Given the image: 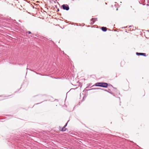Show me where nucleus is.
Returning <instances> with one entry per match:
<instances>
[{"label": "nucleus", "mask_w": 149, "mask_h": 149, "mask_svg": "<svg viewBox=\"0 0 149 149\" xmlns=\"http://www.w3.org/2000/svg\"><path fill=\"white\" fill-rule=\"evenodd\" d=\"M57 11H59V9H57Z\"/></svg>", "instance_id": "obj_11"}, {"label": "nucleus", "mask_w": 149, "mask_h": 149, "mask_svg": "<svg viewBox=\"0 0 149 149\" xmlns=\"http://www.w3.org/2000/svg\"><path fill=\"white\" fill-rule=\"evenodd\" d=\"M43 38H44V39H45H45H46V38H44V37H43Z\"/></svg>", "instance_id": "obj_12"}, {"label": "nucleus", "mask_w": 149, "mask_h": 149, "mask_svg": "<svg viewBox=\"0 0 149 149\" xmlns=\"http://www.w3.org/2000/svg\"><path fill=\"white\" fill-rule=\"evenodd\" d=\"M111 86L112 87H113V86L111 85Z\"/></svg>", "instance_id": "obj_14"}, {"label": "nucleus", "mask_w": 149, "mask_h": 149, "mask_svg": "<svg viewBox=\"0 0 149 149\" xmlns=\"http://www.w3.org/2000/svg\"><path fill=\"white\" fill-rule=\"evenodd\" d=\"M97 89H101V88H97Z\"/></svg>", "instance_id": "obj_13"}, {"label": "nucleus", "mask_w": 149, "mask_h": 149, "mask_svg": "<svg viewBox=\"0 0 149 149\" xmlns=\"http://www.w3.org/2000/svg\"><path fill=\"white\" fill-rule=\"evenodd\" d=\"M26 33H28L29 34H31V32L30 31H28L26 32Z\"/></svg>", "instance_id": "obj_9"}, {"label": "nucleus", "mask_w": 149, "mask_h": 149, "mask_svg": "<svg viewBox=\"0 0 149 149\" xmlns=\"http://www.w3.org/2000/svg\"><path fill=\"white\" fill-rule=\"evenodd\" d=\"M92 21V22H91V24H93L95 22V20L93 19Z\"/></svg>", "instance_id": "obj_7"}, {"label": "nucleus", "mask_w": 149, "mask_h": 149, "mask_svg": "<svg viewBox=\"0 0 149 149\" xmlns=\"http://www.w3.org/2000/svg\"><path fill=\"white\" fill-rule=\"evenodd\" d=\"M101 87L107 88V87L108 84L107 83L104 82H101Z\"/></svg>", "instance_id": "obj_2"}, {"label": "nucleus", "mask_w": 149, "mask_h": 149, "mask_svg": "<svg viewBox=\"0 0 149 149\" xmlns=\"http://www.w3.org/2000/svg\"><path fill=\"white\" fill-rule=\"evenodd\" d=\"M107 28L106 27H102L101 28L102 31L104 32L106 31L107 30Z\"/></svg>", "instance_id": "obj_5"}, {"label": "nucleus", "mask_w": 149, "mask_h": 149, "mask_svg": "<svg viewBox=\"0 0 149 149\" xmlns=\"http://www.w3.org/2000/svg\"><path fill=\"white\" fill-rule=\"evenodd\" d=\"M67 124H68V123H67L65 124V126H64V127H65L67 126Z\"/></svg>", "instance_id": "obj_10"}, {"label": "nucleus", "mask_w": 149, "mask_h": 149, "mask_svg": "<svg viewBox=\"0 0 149 149\" xmlns=\"http://www.w3.org/2000/svg\"><path fill=\"white\" fill-rule=\"evenodd\" d=\"M136 54L138 56L142 55V56H146V54L144 53H141L136 52Z\"/></svg>", "instance_id": "obj_4"}, {"label": "nucleus", "mask_w": 149, "mask_h": 149, "mask_svg": "<svg viewBox=\"0 0 149 149\" xmlns=\"http://www.w3.org/2000/svg\"><path fill=\"white\" fill-rule=\"evenodd\" d=\"M67 130V128H65V127H59V130L62 132L65 131Z\"/></svg>", "instance_id": "obj_3"}, {"label": "nucleus", "mask_w": 149, "mask_h": 149, "mask_svg": "<svg viewBox=\"0 0 149 149\" xmlns=\"http://www.w3.org/2000/svg\"><path fill=\"white\" fill-rule=\"evenodd\" d=\"M62 7L63 10H68L69 9V7L67 4H63L62 6Z\"/></svg>", "instance_id": "obj_1"}, {"label": "nucleus", "mask_w": 149, "mask_h": 149, "mask_svg": "<svg viewBox=\"0 0 149 149\" xmlns=\"http://www.w3.org/2000/svg\"><path fill=\"white\" fill-rule=\"evenodd\" d=\"M94 19V20H95V21L97 20V18H92L91 19V21H92Z\"/></svg>", "instance_id": "obj_8"}, {"label": "nucleus", "mask_w": 149, "mask_h": 149, "mask_svg": "<svg viewBox=\"0 0 149 149\" xmlns=\"http://www.w3.org/2000/svg\"><path fill=\"white\" fill-rule=\"evenodd\" d=\"M101 82L97 83L95 84V85L96 86L101 87Z\"/></svg>", "instance_id": "obj_6"}]
</instances>
